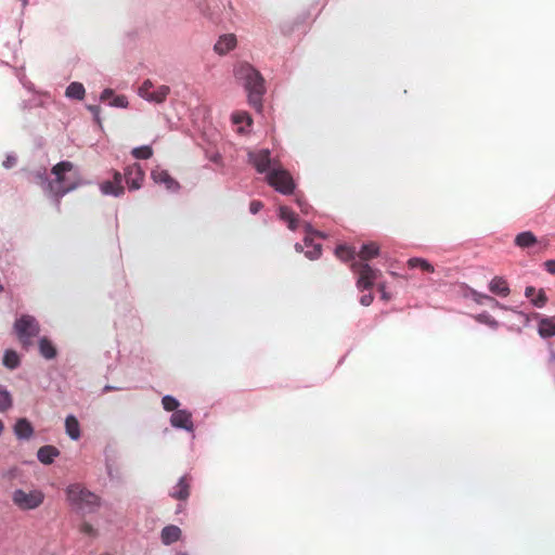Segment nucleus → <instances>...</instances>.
I'll return each mask as SVG.
<instances>
[{
    "instance_id": "obj_1",
    "label": "nucleus",
    "mask_w": 555,
    "mask_h": 555,
    "mask_svg": "<svg viewBox=\"0 0 555 555\" xmlns=\"http://www.w3.org/2000/svg\"><path fill=\"white\" fill-rule=\"evenodd\" d=\"M236 79L243 83L249 104L258 112L262 108V96L266 92L264 79L261 74L248 63L238 64L234 69Z\"/></svg>"
},
{
    "instance_id": "obj_2",
    "label": "nucleus",
    "mask_w": 555,
    "mask_h": 555,
    "mask_svg": "<svg viewBox=\"0 0 555 555\" xmlns=\"http://www.w3.org/2000/svg\"><path fill=\"white\" fill-rule=\"evenodd\" d=\"M51 172L55 178L47 183V189L56 198L63 197L80 184L79 175L72 162L57 163L52 167Z\"/></svg>"
},
{
    "instance_id": "obj_3",
    "label": "nucleus",
    "mask_w": 555,
    "mask_h": 555,
    "mask_svg": "<svg viewBox=\"0 0 555 555\" xmlns=\"http://www.w3.org/2000/svg\"><path fill=\"white\" fill-rule=\"evenodd\" d=\"M66 496L72 505L87 513L96 511L101 504V499L80 483L68 486L66 489Z\"/></svg>"
},
{
    "instance_id": "obj_4",
    "label": "nucleus",
    "mask_w": 555,
    "mask_h": 555,
    "mask_svg": "<svg viewBox=\"0 0 555 555\" xmlns=\"http://www.w3.org/2000/svg\"><path fill=\"white\" fill-rule=\"evenodd\" d=\"M14 330L22 346L26 349L31 345V339L40 333L38 321L29 314L18 318L14 323Z\"/></svg>"
},
{
    "instance_id": "obj_5",
    "label": "nucleus",
    "mask_w": 555,
    "mask_h": 555,
    "mask_svg": "<svg viewBox=\"0 0 555 555\" xmlns=\"http://www.w3.org/2000/svg\"><path fill=\"white\" fill-rule=\"evenodd\" d=\"M266 180L270 186H272L275 191L289 195L295 190V182L291 173L279 167H273L270 172H268Z\"/></svg>"
},
{
    "instance_id": "obj_6",
    "label": "nucleus",
    "mask_w": 555,
    "mask_h": 555,
    "mask_svg": "<svg viewBox=\"0 0 555 555\" xmlns=\"http://www.w3.org/2000/svg\"><path fill=\"white\" fill-rule=\"evenodd\" d=\"M44 501V493L41 490L16 489L12 493V502L21 511H31L39 507Z\"/></svg>"
},
{
    "instance_id": "obj_7",
    "label": "nucleus",
    "mask_w": 555,
    "mask_h": 555,
    "mask_svg": "<svg viewBox=\"0 0 555 555\" xmlns=\"http://www.w3.org/2000/svg\"><path fill=\"white\" fill-rule=\"evenodd\" d=\"M351 269L359 275L357 287L360 291L370 289L374 285V282L382 275L378 269H374L365 262H352Z\"/></svg>"
},
{
    "instance_id": "obj_8",
    "label": "nucleus",
    "mask_w": 555,
    "mask_h": 555,
    "mask_svg": "<svg viewBox=\"0 0 555 555\" xmlns=\"http://www.w3.org/2000/svg\"><path fill=\"white\" fill-rule=\"evenodd\" d=\"M248 160L259 173H268L270 172L269 169L272 170L273 167H279L278 162L272 159L271 152L268 149L250 151L248 153Z\"/></svg>"
},
{
    "instance_id": "obj_9",
    "label": "nucleus",
    "mask_w": 555,
    "mask_h": 555,
    "mask_svg": "<svg viewBox=\"0 0 555 555\" xmlns=\"http://www.w3.org/2000/svg\"><path fill=\"white\" fill-rule=\"evenodd\" d=\"M125 179L130 190H139L144 180V171L139 164H132L125 169Z\"/></svg>"
},
{
    "instance_id": "obj_10",
    "label": "nucleus",
    "mask_w": 555,
    "mask_h": 555,
    "mask_svg": "<svg viewBox=\"0 0 555 555\" xmlns=\"http://www.w3.org/2000/svg\"><path fill=\"white\" fill-rule=\"evenodd\" d=\"M151 177L155 183L165 185L168 191L177 192L180 189L179 182L163 168L156 167L152 170Z\"/></svg>"
},
{
    "instance_id": "obj_11",
    "label": "nucleus",
    "mask_w": 555,
    "mask_h": 555,
    "mask_svg": "<svg viewBox=\"0 0 555 555\" xmlns=\"http://www.w3.org/2000/svg\"><path fill=\"white\" fill-rule=\"evenodd\" d=\"M101 191L106 195L120 196L125 192L122 186V175L119 171H114L112 181H104L101 184Z\"/></svg>"
},
{
    "instance_id": "obj_12",
    "label": "nucleus",
    "mask_w": 555,
    "mask_h": 555,
    "mask_svg": "<svg viewBox=\"0 0 555 555\" xmlns=\"http://www.w3.org/2000/svg\"><path fill=\"white\" fill-rule=\"evenodd\" d=\"M170 423L176 428L193 430L192 415L186 410H177L170 417Z\"/></svg>"
},
{
    "instance_id": "obj_13",
    "label": "nucleus",
    "mask_w": 555,
    "mask_h": 555,
    "mask_svg": "<svg viewBox=\"0 0 555 555\" xmlns=\"http://www.w3.org/2000/svg\"><path fill=\"white\" fill-rule=\"evenodd\" d=\"M237 40L235 35L233 34H227L220 36L218 41L216 42L214 50L216 53L220 55H224L228 52L232 51L236 47Z\"/></svg>"
},
{
    "instance_id": "obj_14",
    "label": "nucleus",
    "mask_w": 555,
    "mask_h": 555,
    "mask_svg": "<svg viewBox=\"0 0 555 555\" xmlns=\"http://www.w3.org/2000/svg\"><path fill=\"white\" fill-rule=\"evenodd\" d=\"M191 480L186 476L179 479L170 495L179 501H185L190 496Z\"/></svg>"
},
{
    "instance_id": "obj_15",
    "label": "nucleus",
    "mask_w": 555,
    "mask_h": 555,
    "mask_svg": "<svg viewBox=\"0 0 555 555\" xmlns=\"http://www.w3.org/2000/svg\"><path fill=\"white\" fill-rule=\"evenodd\" d=\"M14 434L18 439H29L34 435V427L27 418H18L14 425Z\"/></svg>"
},
{
    "instance_id": "obj_16",
    "label": "nucleus",
    "mask_w": 555,
    "mask_h": 555,
    "mask_svg": "<svg viewBox=\"0 0 555 555\" xmlns=\"http://www.w3.org/2000/svg\"><path fill=\"white\" fill-rule=\"evenodd\" d=\"M489 289L491 293L501 297H507L511 293L506 280L502 276H494L489 283Z\"/></svg>"
},
{
    "instance_id": "obj_17",
    "label": "nucleus",
    "mask_w": 555,
    "mask_h": 555,
    "mask_svg": "<svg viewBox=\"0 0 555 555\" xmlns=\"http://www.w3.org/2000/svg\"><path fill=\"white\" fill-rule=\"evenodd\" d=\"M525 296L538 308L544 307L547 301L545 292L542 288L537 291L533 286L526 287Z\"/></svg>"
},
{
    "instance_id": "obj_18",
    "label": "nucleus",
    "mask_w": 555,
    "mask_h": 555,
    "mask_svg": "<svg viewBox=\"0 0 555 555\" xmlns=\"http://www.w3.org/2000/svg\"><path fill=\"white\" fill-rule=\"evenodd\" d=\"M514 243L521 249L534 247L538 244L537 236L531 231H525L515 236Z\"/></svg>"
},
{
    "instance_id": "obj_19",
    "label": "nucleus",
    "mask_w": 555,
    "mask_h": 555,
    "mask_svg": "<svg viewBox=\"0 0 555 555\" xmlns=\"http://www.w3.org/2000/svg\"><path fill=\"white\" fill-rule=\"evenodd\" d=\"M379 254V245L375 242H370L366 244H363L361 249L358 253L359 258L361 259L360 262H365L375 258Z\"/></svg>"
},
{
    "instance_id": "obj_20",
    "label": "nucleus",
    "mask_w": 555,
    "mask_h": 555,
    "mask_svg": "<svg viewBox=\"0 0 555 555\" xmlns=\"http://www.w3.org/2000/svg\"><path fill=\"white\" fill-rule=\"evenodd\" d=\"M181 537V529L178 526L169 525L162 530V542L166 545L177 542Z\"/></svg>"
},
{
    "instance_id": "obj_21",
    "label": "nucleus",
    "mask_w": 555,
    "mask_h": 555,
    "mask_svg": "<svg viewBox=\"0 0 555 555\" xmlns=\"http://www.w3.org/2000/svg\"><path fill=\"white\" fill-rule=\"evenodd\" d=\"M59 454L60 451L53 446H43L37 452L38 460L46 465L53 463Z\"/></svg>"
},
{
    "instance_id": "obj_22",
    "label": "nucleus",
    "mask_w": 555,
    "mask_h": 555,
    "mask_svg": "<svg viewBox=\"0 0 555 555\" xmlns=\"http://www.w3.org/2000/svg\"><path fill=\"white\" fill-rule=\"evenodd\" d=\"M538 333L542 338L555 336V321L553 318H542L539 321Z\"/></svg>"
},
{
    "instance_id": "obj_23",
    "label": "nucleus",
    "mask_w": 555,
    "mask_h": 555,
    "mask_svg": "<svg viewBox=\"0 0 555 555\" xmlns=\"http://www.w3.org/2000/svg\"><path fill=\"white\" fill-rule=\"evenodd\" d=\"M279 217L287 223L289 230L295 231L298 227V218L293 210L286 206L279 208Z\"/></svg>"
},
{
    "instance_id": "obj_24",
    "label": "nucleus",
    "mask_w": 555,
    "mask_h": 555,
    "mask_svg": "<svg viewBox=\"0 0 555 555\" xmlns=\"http://www.w3.org/2000/svg\"><path fill=\"white\" fill-rule=\"evenodd\" d=\"M170 92V88L168 86L162 85L156 87L151 93L145 98L149 102L163 103Z\"/></svg>"
},
{
    "instance_id": "obj_25",
    "label": "nucleus",
    "mask_w": 555,
    "mask_h": 555,
    "mask_svg": "<svg viewBox=\"0 0 555 555\" xmlns=\"http://www.w3.org/2000/svg\"><path fill=\"white\" fill-rule=\"evenodd\" d=\"M66 434L73 439L78 440L80 438V425L78 420L74 415H68L65 420Z\"/></svg>"
},
{
    "instance_id": "obj_26",
    "label": "nucleus",
    "mask_w": 555,
    "mask_h": 555,
    "mask_svg": "<svg viewBox=\"0 0 555 555\" xmlns=\"http://www.w3.org/2000/svg\"><path fill=\"white\" fill-rule=\"evenodd\" d=\"M39 351H40V354L47 360L54 359L57 353L56 348L51 343V340H49L47 337H42L39 340Z\"/></svg>"
},
{
    "instance_id": "obj_27",
    "label": "nucleus",
    "mask_w": 555,
    "mask_h": 555,
    "mask_svg": "<svg viewBox=\"0 0 555 555\" xmlns=\"http://www.w3.org/2000/svg\"><path fill=\"white\" fill-rule=\"evenodd\" d=\"M335 255L343 261H350L354 259V248L347 245H338L335 249Z\"/></svg>"
},
{
    "instance_id": "obj_28",
    "label": "nucleus",
    "mask_w": 555,
    "mask_h": 555,
    "mask_svg": "<svg viewBox=\"0 0 555 555\" xmlns=\"http://www.w3.org/2000/svg\"><path fill=\"white\" fill-rule=\"evenodd\" d=\"M66 95L72 99L82 100L85 96V87L80 82H72L66 88Z\"/></svg>"
},
{
    "instance_id": "obj_29",
    "label": "nucleus",
    "mask_w": 555,
    "mask_h": 555,
    "mask_svg": "<svg viewBox=\"0 0 555 555\" xmlns=\"http://www.w3.org/2000/svg\"><path fill=\"white\" fill-rule=\"evenodd\" d=\"M408 266L411 269L420 268V269H422L423 271H426V272H434L435 271L433 264L429 263L426 259H423V258H416V257L415 258H410L408 260Z\"/></svg>"
},
{
    "instance_id": "obj_30",
    "label": "nucleus",
    "mask_w": 555,
    "mask_h": 555,
    "mask_svg": "<svg viewBox=\"0 0 555 555\" xmlns=\"http://www.w3.org/2000/svg\"><path fill=\"white\" fill-rule=\"evenodd\" d=\"M3 365L14 370L20 365V357L14 350H7L3 356Z\"/></svg>"
},
{
    "instance_id": "obj_31",
    "label": "nucleus",
    "mask_w": 555,
    "mask_h": 555,
    "mask_svg": "<svg viewBox=\"0 0 555 555\" xmlns=\"http://www.w3.org/2000/svg\"><path fill=\"white\" fill-rule=\"evenodd\" d=\"M13 405V398L11 393L0 386V412H5Z\"/></svg>"
},
{
    "instance_id": "obj_32",
    "label": "nucleus",
    "mask_w": 555,
    "mask_h": 555,
    "mask_svg": "<svg viewBox=\"0 0 555 555\" xmlns=\"http://www.w3.org/2000/svg\"><path fill=\"white\" fill-rule=\"evenodd\" d=\"M472 296H473L474 301L477 302L478 305H482L485 302H490L494 307L500 306V302L495 298H493L489 295L473 291Z\"/></svg>"
},
{
    "instance_id": "obj_33",
    "label": "nucleus",
    "mask_w": 555,
    "mask_h": 555,
    "mask_svg": "<svg viewBox=\"0 0 555 555\" xmlns=\"http://www.w3.org/2000/svg\"><path fill=\"white\" fill-rule=\"evenodd\" d=\"M132 156L137 159H149L153 156V150L149 145L134 147L131 152Z\"/></svg>"
},
{
    "instance_id": "obj_34",
    "label": "nucleus",
    "mask_w": 555,
    "mask_h": 555,
    "mask_svg": "<svg viewBox=\"0 0 555 555\" xmlns=\"http://www.w3.org/2000/svg\"><path fill=\"white\" fill-rule=\"evenodd\" d=\"M474 319L481 324H486L491 328H496L499 326V322L489 313L482 312L474 317Z\"/></svg>"
},
{
    "instance_id": "obj_35",
    "label": "nucleus",
    "mask_w": 555,
    "mask_h": 555,
    "mask_svg": "<svg viewBox=\"0 0 555 555\" xmlns=\"http://www.w3.org/2000/svg\"><path fill=\"white\" fill-rule=\"evenodd\" d=\"M232 121L235 125L246 124L248 126L251 125V117L247 112H235L232 114Z\"/></svg>"
},
{
    "instance_id": "obj_36",
    "label": "nucleus",
    "mask_w": 555,
    "mask_h": 555,
    "mask_svg": "<svg viewBox=\"0 0 555 555\" xmlns=\"http://www.w3.org/2000/svg\"><path fill=\"white\" fill-rule=\"evenodd\" d=\"M162 403H163V408L166 411H169V412L177 411L179 405H180L179 401L176 398H173L172 396H169V395L163 397Z\"/></svg>"
},
{
    "instance_id": "obj_37",
    "label": "nucleus",
    "mask_w": 555,
    "mask_h": 555,
    "mask_svg": "<svg viewBox=\"0 0 555 555\" xmlns=\"http://www.w3.org/2000/svg\"><path fill=\"white\" fill-rule=\"evenodd\" d=\"M154 88L153 82L151 80H145L142 86L139 88V95L143 99L147 96L149 93H151Z\"/></svg>"
},
{
    "instance_id": "obj_38",
    "label": "nucleus",
    "mask_w": 555,
    "mask_h": 555,
    "mask_svg": "<svg viewBox=\"0 0 555 555\" xmlns=\"http://www.w3.org/2000/svg\"><path fill=\"white\" fill-rule=\"evenodd\" d=\"M80 532L90 537H94L96 534L93 526L87 521L82 522L79 528Z\"/></svg>"
},
{
    "instance_id": "obj_39",
    "label": "nucleus",
    "mask_w": 555,
    "mask_h": 555,
    "mask_svg": "<svg viewBox=\"0 0 555 555\" xmlns=\"http://www.w3.org/2000/svg\"><path fill=\"white\" fill-rule=\"evenodd\" d=\"M321 250H322V249H321V245H320V244H314V245L312 246V249H310V250L306 251V256H307L309 259H311V260L317 259V258H319V257H320V255H321Z\"/></svg>"
},
{
    "instance_id": "obj_40",
    "label": "nucleus",
    "mask_w": 555,
    "mask_h": 555,
    "mask_svg": "<svg viewBox=\"0 0 555 555\" xmlns=\"http://www.w3.org/2000/svg\"><path fill=\"white\" fill-rule=\"evenodd\" d=\"M305 232H306V237H305L304 242H305V245L308 247L312 244V240H311L310 235L313 233L310 224H308V223L305 224ZM314 234L321 235L318 232H314Z\"/></svg>"
},
{
    "instance_id": "obj_41",
    "label": "nucleus",
    "mask_w": 555,
    "mask_h": 555,
    "mask_svg": "<svg viewBox=\"0 0 555 555\" xmlns=\"http://www.w3.org/2000/svg\"><path fill=\"white\" fill-rule=\"evenodd\" d=\"M17 164V158L14 155H8L2 163V166L5 169H11Z\"/></svg>"
},
{
    "instance_id": "obj_42",
    "label": "nucleus",
    "mask_w": 555,
    "mask_h": 555,
    "mask_svg": "<svg viewBox=\"0 0 555 555\" xmlns=\"http://www.w3.org/2000/svg\"><path fill=\"white\" fill-rule=\"evenodd\" d=\"M262 207H263L262 202H260V201H253L249 204V211L253 215H256V214H258L262 209Z\"/></svg>"
},
{
    "instance_id": "obj_43",
    "label": "nucleus",
    "mask_w": 555,
    "mask_h": 555,
    "mask_svg": "<svg viewBox=\"0 0 555 555\" xmlns=\"http://www.w3.org/2000/svg\"><path fill=\"white\" fill-rule=\"evenodd\" d=\"M373 300H374V297L372 294H365V295L361 296L360 304L362 306L367 307L373 302Z\"/></svg>"
},
{
    "instance_id": "obj_44",
    "label": "nucleus",
    "mask_w": 555,
    "mask_h": 555,
    "mask_svg": "<svg viewBox=\"0 0 555 555\" xmlns=\"http://www.w3.org/2000/svg\"><path fill=\"white\" fill-rule=\"evenodd\" d=\"M297 204L300 207V210L302 214H306V215L309 214L311 206L308 203H306L305 201H302L300 198H297Z\"/></svg>"
},
{
    "instance_id": "obj_45",
    "label": "nucleus",
    "mask_w": 555,
    "mask_h": 555,
    "mask_svg": "<svg viewBox=\"0 0 555 555\" xmlns=\"http://www.w3.org/2000/svg\"><path fill=\"white\" fill-rule=\"evenodd\" d=\"M545 270L551 273L555 274V260H547L544 262Z\"/></svg>"
},
{
    "instance_id": "obj_46",
    "label": "nucleus",
    "mask_w": 555,
    "mask_h": 555,
    "mask_svg": "<svg viewBox=\"0 0 555 555\" xmlns=\"http://www.w3.org/2000/svg\"><path fill=\"white\" fill-rule=\"evenodd\" d=\"M128 104L127 100L125 96H117L115 98L114 100V105L115 106H119V107H126Z\"/></svg>"
},
{
    "instance_id": "obj_47",
    "label": "nucleus",
    "mask_w": 555,
    "mask_h": 555,
    "mask_svg": "<svg viewBox=\"0 0 555 555\" xmlns=\"http://www.w3.org/2000/svg\"><path fill=\"white\" fill-rule=\"evenodd\" d=\"M378 289H379V292L382 293V297H383V299L388 300V299H389V296H388V295H387V293H386V287H385V285H384V284H379V285H378Z\"/></svg>"
},
{
    "instance_id": "obj_48",
    "label": "nucleus",
    "mask_w": 555,
    "mask_h": 555,
    "mask_svg": "<svg viewBox=\"0 0 555 555\" xmlns=\"http://www.w3.org/2000/svg\"><path fill=\"white\" fill-rule=\"evenodd\" d=\"M112 94H113V91H112V90H109V89H106V90H104V91H103V93H102V95H101V99H102V100H106V99H108Z\"/></svg>"
},
{
    "instance_id": "obj_49",
    "label": "nucleus",
    "mask_w": 555,
    "mask_h": 555,
    "mask_svg": "<svg viewBox=\"0 0 555 555\" xmlns=\"http://www.w3.org/2000/svg\"><path fill=\"white\" fill-rule=\"evenodd\" d=\"M37 179L40 180L41 182L46 183L47 182V178H46V173L44 172H37L36 175Z\"/></svg>"
},
{
    "instance_id": "obj_50",
    "label": "nucleus",
    "mask_w": 555,
    "mask_h": 555,
    "mask_svg": "<svg viewBox=\"0 0 555 555\" xmlns=\"http://www.w3.org/2000/svg\"><path fill=\"white\" fill-rule=\"evenodd\" d=\"M548 362H550L552 365H555V351H551Z\"/></svg>"
},
{
    "instance_id": "obj_51",
    "label": "nucleus",
    "mask_w": 555,
    "mask_h": 555,
    "mask_svg": "<svg viewBox=\"0 0 555 555\" xmlns=\"http://www.w3.org/2000/svg\"><path fill=\"white\" fill-rule=\"evenodd\" d=\"M89 108H90V111H91L94 115H98V113H99V111H100L99 106H90Z\"/></svg>"
},
{
    "instance_id": "obj_52",
    "label": "nucleus",
    "mask_w": 555,
    "mask_h": 555,
    "mask_svg": "<svg viewBox=\"0 0 555 555\" xmlns=\"http://www.w3.org/2000/svg\"><path fill=\"white\" fill-rule=\"evenodd\" d=\"M295 248H296V250H297V251H301V250H302V245H300V244H298V243H297V244L295 245Z\"/></svg>"
},
{
    "instance_id": "obj_53",
    "label": "nucleus",
    "mask_w": 555,
    "mask_h": 555,
    "mask_svg": "<svg viewBox=\"0 0 555 555\" xmlns=\"http://www.w3.org/2000/svg\"><path fill=\"white\" fill-rule=\"evenodd\" d=\"M113 389H114V388H113V387H111V386H106V387L104 388V390H105V391H109V390H113Z\"/></svg>"
},
{
    "instance_id": "obj_54",
    "label": "nucleus",
    "mask_w": 555,
    "mask_h": 555,
    "mask_svg": "<svg viewBox=\"0 0 555 555\" xmlns=\"http://www.w3.org/2000/svg\"><path fill=\"white\" fill-rule=\"evenodd\" d=\"M176 555H188V554L184 552H178Z\"/></svg>"
}]
</instances>
